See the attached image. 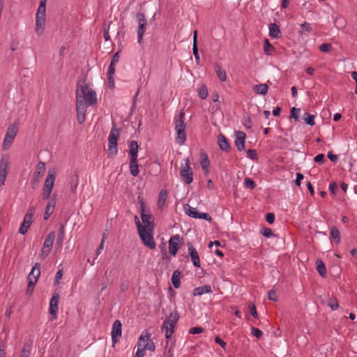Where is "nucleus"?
<instances>
[{"mask_svg":"<svg viewBox=\"0 0 357 357\" xmlns=\"http://www.w3.org/2000/svg\"><path fill=\"white\" fill-rule=\"evenodd\" d=\"M150 335L146 333V340L145 337L143 335L139 338V341L137 342L138 347H142V349L145 350L154 351L155 349V344L150 340Z\"/></svg>","mask_w":357,"mask_h":357,"instance_id":"14","label":"nucleus"},{"mask_svg":"<svg viewBox=\"0 0 357 357\" xmlns=\"http://www.w3.org/2000/svg\"><path fill=\"white\" fill-rule=\"evenodd\" d=\"M204 331V328L202 327H193L190 329L189 333L190 334H199Z\"/></svg>","mask_w":357,"mask_h":357,"instance_id":"58","label":"nucleus"},{"mask_svg":"<svg viewBox=\"0 0 357 357\" xmlns=\"http://www.w3.org/2000/svg\"><path fill=\"white\" fill-rule=\"evenodd\" d=\"M212 289L210 285H204L202 287H196L193 290V295L195 296H202L204 294L211 293Z\"/></svg>","mask_w":357,"mask_h":357,"instance_id":"25","label":"nucleus"},{"mask_svg":"<svg viewBox=\"0 0 357 357\" xmlns=\"http://www.w3.org/2000/svg\"><path fill=\"white\" fill-rule=\"evenodd\" d=\"M273 50L274 47L269 43V40L266 38L264 42V51L266 54L270 55Z\"/></svg>","mask_w":357,"mask_h":357,"instance_id":"39","label":"nucleus"},{"mask_svg":"<svg viewBox=\"0 0 357 357\" xmlns=\"http://www.w3.org/2000/svg\"><path fill=\"white\" fill-rule=\"evenodd\" d=\"M18 131V123L14 122L7 128L6 134L3 139L2 148L7 150L10 148Z\"/></svg>","mask_w":357,"mask_h":357,"instance_id":"7","label":"nucleus"},{"mask_svg":"<svg viewBox=\"0 0 357 357\" xmlns=\"http://www.w3.org/2000/svg\"><path fill=\"white\" fill-rule=\"evenodd\" d=\"M47 0H40L36 13V32L38 35H42L46 20V3Z\"/></svg>","mask_w":357,"mask_h":357,"instance_id":"5","label":"nucleus"},{"mask_svg":"<svg viewBox=\"0 0 357 357\" xmlns=\"http://www.w3.org/2000/svg\"><path fill=\"white\" fill-rule=\"evenodd\" d=\"M214 68L215 71L220 81L225 82L227 79L226 72L224 70H222L220 66L217 63L214 64Z\"/></svg>","mask_w":357,"mask_h":357,"instance_id":"29","label":"nucleus"},{"mask_svg":"<svg viewBox=\"0 0 357 357\" xmlns=\"http://www.w3.org/2000/svg\"><path fill=\"white\" fill-rule=\"evenodd\" d=\"M192 52H193V54L195 56L196 62L197 63H199L200 57H199V52H198L197 45H193V46H192Z\"/></svg>","mask_w":357,"mask_h":357,"instance_id":"55","label":"nucleus"},{"mask_svg":"<svg viewBox=\"0 0 357 357\" xmlns=\"http://www.w3.org/2000/svg\"><path fill=\"white\" fill-rule=\"evenodd\" d=\"M244 184L245 185L250 189H254L256 186L255 183L250 178L246 177L244 179Z\"/></svg>","mask_w":357,"mask_h":357,"instance_id":"46","label":"nucleus"},{"mask_svg":"<svg viewBox=\"0 0 357 357\" xmlns=\"http://www.w3.org/2000/svg\"><path fill=\"white\" fill-rule=\"evenodd\" d=\"M138 149L139 146L136 141L132 140L129 142V155L130 156L129 168L132 176H137L139 174Z\"/></svg>","mask_w":357,"mask_h":357,"instance_id":"3","label":"nucleus"},{"mask_svg":"<svg viewBox=\"0 0 357 357\" xmlns=\"http://www.w3.org/2000/svg\"><path fill=\"white\" fill-rule=\"evenodd\" d=\"M79 184V176L77 172H75L72 176L70 180V192L73 194L76 192L77 188Z\"/></svg>","mask_w":357,"mask_h":357,"instance_id":"30","label":"nucleus"},{"mask_svg":"<svg viewBox=\"0 0 357 357\" xmlns=\"http://www.w3.org/2000/svg\"><path fill=\"white\" fill-rule=\"evenodd\" d=\"M179 318L180 315L176 307H174L170 312L169 315L164 321L162 326V330L165 331V337L167 339L170 338L174 333L175 327L179 320Z\"/></svg>","mask_w":357,"mask_h":357,"instance_id":"2","label":"nucleus"},{"mask_svg":"<svg viewBox=\"0 0 357 357\" xmlns=\"http://www.w3.org/2000/svg\"><path fill=\"white\" fill-rule=\"evenodd\" d=\"M120 54V52H116V53H114V54L112 56V60H111V63H113V64H116V63H118L119 60V56Z\"/></svg>","mask_w":357,"mask_h":357,"instance_id":"63","label":"nucleus"},{"mask_svg":"<svg viewBox=\"0 0 357 357\" xmlns=\"http://www.w3.org/2000/svg\"><path fill=\"white\" fill-rule=\"evenodd\" d=\"M55 175L53 174H48L46 179H45V184H44V186L43 188H50V189H52L53 188V186H54V181H55Z\"/></svg>","mask_w":357,"mask_h":357,"instance_id":"33","label":"nucleus"},{"mask_svg":"<svg viewBox=\"0 0 357 357\" xmlns=\"http://www.w3.org/2000/svg\"><path fill=\"white\" fill-rule=\"evenodd\" d=\"M40 275V264L36 263L33 266L31 271L29 274V277H31L33 279H36L38 280Z\"/></svg>","mask_w":357,"mask_h":357,"instance_id":"32","label":"nucleus"},{"mask_svg":"<svg viewBox=\"0 0 357 357\" xmlns=\"http://www.w3.org/2000/svg\"><path fill=\"white\" fill-rule=\"evenodd\" d=\"M122 324L119 320H116L113 325L111 332L113 344H115L121 336Z\"/></svg>","mask_w":357,"mask_h":357,"instance_id":"16","label":"nucleus"},{"mask_svg":"<svg viewBox=\"0 0 357 357\" xmlns=\"http://www.w3.org/2000/svg\"><path fill=\"white\" fill-rule=\"evenodd\" d=\"M268 86L266 84H257L253 86V91L261 95H266L268 92Z\"/></svg>","mask_w":357,"mask_h":357,"instance_id":"28","label":"nucleus"},{"mask_svg":"<svg viewBox=\"0 0 357 357\" xmlns=\"http://www.w3.org/2000/svg\"><path fill=\"white\" fill-rule=\"evenodd\" d=\"M243 124L248 129H250L252 126L251 119L249 116H244Z\"/></svg>","mask_w":357,"mask_h":357,"instance_id":"59","label":"nucleus"},{"mask_svg":"<svg viewBox=\"0 0 357 357\" xmlns=\"http://www.w3.org/2000/svg\"><path fill=\"white\" fill-rule=\"evenodd\" d=\"M337 190V185L335 182H332L330 183L329 185V190L330 192L333 194V195H335V192Z\"/></svg>","mask_w":357,"mask_h":357,"instance_id":"62","label":"nucleus"},{"mask_svg":"<svg viewBox=\"0 0 357 357\" xmlns=\"http://www.w3.org/2000/svg\"><path fill=\"white\" fill-rule=\"evenodd\" d=\"M200 157L202 168L204 170V174H207L209 172L208 167L210 165V161L208 158L207 154L204 151L200 153Z\"/></svg>","mask_w":357,"mask_h":357,"instance_id":"23","label":"nucleus"},{"mask_svg":"<svg viewBox=\"0 0 357 357\" xmlns=\"http://www.w3.org/2000/svg\"><path fill=\"white\" fill-rule=\"evenodd\" d=\"M59 294L54 293L50 299V314L52 316V319L56 318L57 312L59 310Z\"/></svg>","mask_w":357,"mask_h":357,"instance_id":"15","label":"nucleus"},{"mask_svg":"<svg viewBox=\"0 0 357 357\" xmlns=\"http://www.w3.org/2000/svg\"><path fill=\"white\" fill-rule=\"evenodd\" d=\"M167 197V192L165 190H162L158 196V205L159 208H162L166 202Z\"/></svg>","mask_w":357,"mask_h":357,"instance_id":"36","label":"nucleus"},{"mask_svg":"<svg viewBox=\"0 0 357 357\" xmlns=\"http://www.w3.org/2000/svg\"><path fill=\"white\" fill-rule=\"evenodd\" d=\"M119 137V131L118 129L115 128L114 126L112 127L108 137V157L113 158H114L118 151L117 149V142Z\"/></svg>","mask_w":357,"mask_h":357,"instance_id":"6","label":"nucleus"},{"mask_svg":"<svg viewBox=\"0 0 357 357\" xmlns=\"http://www.w3.org/2000/svg\"><path fill=\"white\" fill-rule=\"evenodd\" d=\"M319 49L322 52L328 53L332 50L333 47L331 43H323L319 47Z\"/></svg>","mask_w":357,"mask_h":357,"instance_id":"43","label":"nucleus"},{"mask_svg":"<svg viewBox=\"0 0 357 357\" xmlns=\"http://www.w3.org/2000/svg\"><path fill=\"white\" fill-rule=\"evenodd\" d=\"M314 160L315 162H317V163H320V164L323 163L325 160L324 155L322 153L317 155L314 157Z\"/></svg>","mask_w":357,"mask_h":357,"instance_id":"57","label":"nucleus"},{"mask_svg":"<svg viewBox=\"0 0 357 357\" xmlns=\"http://www.w3.org/2000/svg\"><path fill=\"white\" fill-rule=\"evenodd\" d=\"M299 112H300V109H297L296 107H292L291 109L290 118H293L295 121H299V116H298Z\"/></svg>","mask_w":357,"mask_h":357,"instance_id":"44","label":"nucleus"},{"mask_svg":"<svg viewBox=\"0 0 357 357\" xmlns=\"http://www.w3.org/2000/svg\"><path fill=\"white\" fill-rule=\"evenodd\" d=\"M260 233L267 237V238H270V237H272L274 236V234L273 232V231L270 229V228H267V227H264L261 229V231Z\"/></svg>","mask_w":357,"mask_h":357,"instance_id":"45","label":"nucleus"},{"mask_svg":"<svg viewBox=\"0 0 357 357\" xmlns=\"http://www.w3.org/2000/svg\"><path fill=\"white\" fill-rule=\"evenodd\" d=\"M32 344V340H29L28 342H26L24 344L23 348L20 351V357H29L31 352Z\"/></svg>","mask_w":357,"mask_h":357,"instance_id":"24","label":"nucleus"},{"mask_svg":"<svg viewBox=\"0 0 357 357\" xmlns=\"http://www.w3.org/2000/svg\"><path fill=\"white\" fill-rule=\"evenodd\" d=\"M215 342L218 344L222 348L225 349L227 343L223 341L219 336L215 337Z\"/></svg>","mask_w":357,"mask_h":357,"instance_id":"60","label":"nucleus"},{"mask_svg":"<svg viewBox=\"0 0 357 357\" xmlns=\"http://www.w3.org/2000/svg\"><path fill=\"white\" fill-rule=\"evenodd\" d=\"M248 307L250 308L251 315L255 318H258V314L255 305L253 303H250L248 304Z\"/></svg>","mask_w":357,"mask_h":357,"instance_id":"47","label":"nucleus"},{"mask_svg":"<svg viewBox=\"0 0 357 357\" xmlns=\"http://www.w3.org/2000/svg\"><path fill=\"white\" fill-rule=\"evenodd\" d=\"M52 189L43 188V199H47L50 198Z\"/></svg>","mask_w":357,"mask_h":357,"instance_id":"54","label":"nucleus"},{"mask_svg":"<svg viewBox=\"0 0 357 357\" xmlns=\"http://www.w3.org/2000/svg\"><path fill=\"white\" fill-rule=\"evenodd\" d=\"M266 220L269 224H272L275 220V215L273 213H268L266 215Z\"/></svg>","mask_w":357,"mask_h":357,"instance_id":"61","label":"nucleus"},{"mask_svg":"<svg viewBox=\"0 0 357 357\" xmlns=\"http://www.w3.org/2000/svg\"><path fill=\"white\" fill-rule=\"evenodd\" d=\"M79 100L86 107L95 105L97 104L96 93L87 85H78L76 102H79Z\"/></svg>","mask_w":357,"mask_h":357,"instance_id":"1","label":"nucleus"},{"mask_svg":"<svg viewBox=\"0 0 357 357\" xmlns=\"http://www.w3.org/2000/svg\"><path fill=\"white\" fill-rule=\"evenodd\" d=\"M235 145L239 151H242L245 149V141L246 135L243 131H235Z\"/></svg>","mask_w":357,"mask_h":357,"instance_id":"17","label":"nucleus"},{"mask_svg":"<svg viewBox=\"0 0 357 357\" xmlns=\"http://www.w3.org/2000/svg\"><path fill=\"white\" fill-rule=\"evenodd\" d=\"M303 120L305 122L311 126H314L315 124L314 122V115L309 114V113H305L303 115Z\"/></svg>","mask_w":357,"mask_h":357,"instance_id":"38","label":"nucleus"},{"mask_svg":"<svg viewBox=\"0 0 357 357\" xmlns=\"http://www.w3.org/2000/svg\"><path fill=\"white\" fill-rule=\"evenodd\" d=\"M140 239L142 240L144 245L151 250L155 248V243L153 238V231H149L144 228L138 231Z\"/></svg>","mask_w":357,"mask_h":357,"instance_id":"9","label":"nucleus"},{"mask_svg":"<svg viewBox=\"0 0 357 357\" xmlns=\"http://www.w3.org/2000/svg\"><path fill=\"white\" fill-rule=\"evenodd\" d=\"M145 354V351L142 347H139L135 355L133 357H143Z\"/></svg>","mask_w":357,"mask_h":357,"instance_id":"64","label":"nucleus"},{"mask_svg":"<svg viewBox=\"0 0 357 357\" xmlns=\"http://www.w3.org/2000/svg\"><path fill=\"white\" fill-rule=\"evenodd\" d=\"M64 230H65V226H64V225L62 224V225H60L59 233L58 234V237H57V240H56V243L59 245H61L62 241L63 240Z\"/></svg>","mask_w":357,"mask_h":357,"instance_id":"40","label":"nucleus"},{"mask_svg":"<svg viewBox=\"0 0 357 357\" xmlns=\"http://www.w3.org/2000/svg\"><path fill=\"white\" fill-rule=\"evenodd\" d=\"M268 299L273 301H278V296L276 294V291L274 289H271L268 291Z\"/></svg>","mask_w":357,"mask_h":357,"instance_id":"52","label":"nucleus"},{"mask_svg":"<svg viewBox=\"0 0 357 357\" xmlns=\"http://www.w3.org/2000/svg\"><path fill=\"white\" fill-rule=\"evenodd\" d=\"M55 236L56 235L54 231L50 232L46 236L41 250V255H43V258H45L50 253L55 239Z\"/></svg>","mask_w":357,"mask_h":357,"instance_id":"12","label":"nucleus"},{"mask_svg":"<svg viewBox=\"0 0 357 357\" xmlns=\"http://www.w3.org/2000/svg\"><path fill=\"white\" fill-rule=\"evenodd\" d=\"M269 35L271 38H280L282 36L279 26L275 23L269 25Z\"/></svg>","mask_w":357,"mask_h":357,"instance_id":"22","label":"nucleus"},{"mask_svg":"<svg viewBox=\"0 0 357 357\" xmlns=\"http://www.w3.org/2000/svg\"><path fill=\"white\" fill-rule=\"evenodd\" d=\"M115 66L116 64L111 63L109 66V69L107 72V77H113L115 73Z\"/></svg>","mask_w":357,"mask_h":357,"instance_id":"56","label":"nucleus"},{"mask_svg":"<svg viewBox=\"0 0 357 357\" xmlns=\"http://www.w3.org/2000/svg\"><path fill=\"white\" fill-rule=\"evenodd\" d=\"M187 245H188V248L189 254L190 255L191 260H192L193 265L196 267L199 268L200 267V260H199V257L197 251L193 247V245H192L191 243L188 242L187 243Z\"/></svg>","mask_w":357,"mask_h":357,"instance_id":"20","label":"nucleus"},{"mask_svg":"<svg viewBox=\"0 0 357 357\" xmlns=\"http://www.w3.org/2000/svg\"><path fill=\"white\" fill-rule=\"evenodd\" d=\"M86 109L87 107L81 103V100L76 102L77 119L79 124H82L85 121Z\"/></svg>","mask_w":357,"mask_h":357,"instance_id":"18","label":"nucleus"},{"mask_svg":"<svg viewBox=\"0 0 357 357\" xmlns=\"http://www.w3.org/2000/svg\"><path fill=\"white\" fill-rule=\"evenodd\" d=\"M316 268L321 277H326V268L324 263L321 260L318 259L316 261Z\"/></svg>","mask_w":357,"mask_h":357,"instance_id":"31","label":"nucleus"},{"mask_svg":"<svg viewBox=\"0 0 357 357\" xmlns=\"http://www.w3.org/2000/svg\"><path fill=\"white\" fill-rule=\"evenodd\" d=\"M139 203H140L141 218H142L143 223L145 225L144 227H146V229H149L151 231H153L155 224H154L153 215L149 213H146L145 204L142 199L140 201Z\"/></svg>","mask_w":357,"mask_h":357,"instance_id":"8","label":"nucleus"},{"mask_svg":"<svg viewBox=\"0 0 357 357\" xmlns=\"http://www.w3.org/2000/svg\"><path fill=\"white\" fill-rule=\"evenodd\" d=\"M182 273L178 270H176L173 272L172 275V282L176 289H178L181 286L180 279Z\"/></svg>","mask_w":357,"mask_h":357,"instance_id":"27","label":"nucleus"},{"mask_svg":"<svg viewBox=\"0 0 357 357\" xmlns=\"http://www.w3.org/2000/svg\"><path fill=\"white\" fill-rule=\"evenodd\" d=\"M10 162V157L8 154L1 156L0 159V187L5 183L8 174Z\"/></svg>","mask_w":357,"mask_h":357,"instance_id":"10","label":"nucleus"},{"mask_svg":"<svg viewBox=\"0 0 357 357\" xmlns=\"http://www.w3.org/2000/svg\"><path fill=\"white\" fill-rule=\"evenodd\" d=\"M331 236L336 243L340 241V234L337 227L333 226L331 229Z\"/></svg>","mask_w":357,"mask_h":357,"instance_id":"37","label":"nucleus"},{"mask_svg":"<svg viewBox=\"0 0 357 357\" xmlns=\"http://www.w3.org/2000/svg\"><path fill=\"white\" fill-rule=\"evenodd\" d=\"M45 172V163L43 162H39L37 165V169L34 172V177H41L43 176Z\"/></svg>","mask_w":357,"mask_h":357,"instance_id":"35","label":"nucleus"},{"mask_svg":"<svg viewBox=\"0 0 357 357\" xmlns=\"http://www.w3.org/2000/svg\"><path fill=\"white\" fill-rule=\"evenodd\" d=\"M247 155L250 159L253 160H257L258 159L257 152L255 149H248L247 151Z\"/></svg>","mask_w":357,"mask_h":357,"instance_id":"50","label":"nucleus"},{"mask_svg":"<svg viewBox=\"0 0 357 357\" xmlns=\"http://www.w3.org/2000/svg\"><path fill=\"white\" fill-rule=\"evenodd\" d=\"M63 276V270L59 269L55 275V280H54V285H57L60 283V280L62 278Z\"/></svg>","mask_w":357,"mask_h":357,"instance_id":"51","label":"nucleus"},{"mask_svg":"<svg viewBox=\"0 0 357 357\" xmlns=\"http://www.w3.org/2000/svg\"><path fill=\"white\" fill-rule=\"evenodd\" d=\"M218 145L220 146V149L223 151H225V152H229L230 150H231V146L227 139V138L225 137V136L222 134V133H220L218 136Z\"/></svg>","mask_w":357,"mask_h":357,"instance_id":"21","label":"nucleus"},{"mask_svg":"<svg viewBox=\"0 0 357 357\" xmlns=\"http://www.w3.org/2000/svg\"><path fill=\"white\" fill-rule=\"evenodd\" d=\"M190 160L189 158L185 159V164L182 166L180 169V176L186 184H190L193 180V173L190 168Z\"/></svg>","mask_w":357,"mask_h":357,"instance_id":"11","label":"nucleus"},{"mask_svg":"<svg viewBox=\"0 0 357 357\" xmlns=\"http://www.w3.org/2000/svg\"><path fill=\"white\" fill-rule=\"evenodd\" d=\"M35 213H36L35 207L31 206L28 209V211L24 216L33 220V216L34 215Z\"/></svg>","mask_w":357,"mask_h":357,"instance_id":"53","label":"nucleus"},{"mask_svg":"<svg viewBox=\"0 0 357 357\" xmlns=\"http://www.w3.org/2000/svg\"><path fill=\"white\" fill-rule=\"evenodd\" d=\"M185 213L193 218H199L200 216V213L197 209L190 206H188V208H185Z\"/></svg>","mask_w":357,"mask_h":357,"instance_id":"34","label":"nucleus"},{"mask_svg":"<svg viewBox=\"0 0 357 357\" xmlns=\"http://www.w3.org/2000/svg\"><path fill=\"white\" fill-rule=\"evenodd\" d=\"M184 115L185 113L183 110L181 109L175 119V130L176 132V141L180 145L183 144L186 139V124L184 123Z\"/></svg>","mask_w":357,"mask_h":357,"instance_id":"4","label":"nucleus"},{"mask_svg":"<svg viewBox=\"0 0 357 357\" xmlns=\"http://www.w3.org/2000/svg\"><path fill=\"white\" fill-rule=\"evenodd\" d=\"M251 332L252 335L257 338H260L263 335V333L261 330L255 327H251Z\"/></svg>","mask_w":357,"mask_h":357,"instance_id":"49","label":"nucleus"},{"mask_svg":"<svg viewBox=\"0 0 357 357\" xmlns=\"http://www.w3.org/2000/svg\"><path fill=\"white\" fill-rule=\"evenodd\" d=\"M199 97L204 100L208 96V89L206 86H202L198 89Z\"/></svg>","mask_w":357,"mask_h":357,"instance_id":"41","label":"nucleus"},{"mask_svg":"<svg viewBox=\"0 0 357 357\" xmlns=\"http://www.w3.org/2000/svg\"><path fill=\"white\" fill-rule=\"evenodd\" d=\"M137 19L139 22V27L137 29V40L139 43H142L144 33L146 30V25L147 24L146 20L145 19V15L144 13H137Z\"/></svg>","mask_w":357,"mask_h":357,"instance_id":"13","label":"nucleus"},{"mask_svg":"<svg viewBox=\"0 0 357 357\" xmlns=\"http://www.w3.org/2000/svg\"><path fill=\"white\" fill-rule=\"evenodd\" d=\"M32 222V219L28 218L24 216L23 222L20 227L19 233L21 234H25L27 232L28 229H29L30 226L31 225Z\"/></svg>","mask_w":357,"mask_h":357,"instance_id":"26","label":"nucleus"},{"mask_svg":"<svg viewBox=\"0 0 357 357\" xmlns=\"http://www.w3.org/2000/svg\"><path fill=\"white\" fill-rule=\"evenodd\" d=\"M179 240V235L176 234L172 236L169 241V252L173 256H176L178 252Z\"/></svg>","mask_w":357,"mask_h":357,"instance_id":"19","label":"nucleus"},{"mask_svg":"<svg viewBox=\"0 0 357 357\" xmlns=\"http://www.w3.org/2000/svg\"><path fill=\"white\" fill-rule=\"evenodd\" d=\"M54 209L51 206H46L45 211L44 213V219L47 220L53 213Z\"/></svg>","mask_w":357,"mask_h":357,"instance_id":"48","label":"nucleus"},{"mask_svg":"<svg viewBox=\"0 0 357 357\" xmlns=\"http://www.w3.org/2000/svg\"><path fill=\"white\" fill-rule=\"evenodd\" d=\"M328 305L332 310H337L339 307L337 300L335 298H331L328 301Z\"/></svg>","mask_w":357,"mask_h":357,"instance_id":"42","label":"nucleus"}]
</instances>
